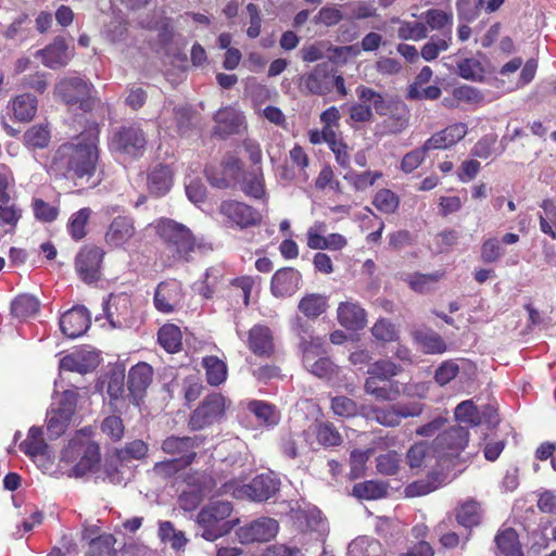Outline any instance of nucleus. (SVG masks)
Returning <instances> with one entry per match:
<instances>
[{"instance_id":"1","label":"nucleus","mask_w":556,"mask_h":556,"mask_svg":"<svg viewBox=\"0 0 556 556\" xmlns=\"http://www.w3.org/2000/svg\"><path fill=\"white\" fill-rule=\"evenodd\" d=\"M97 141L96 131L92 130L60 146L53 153L51 170L72 178L91 177L98 160Z\"/></svg>"},{"instance_id":"2","label":"nucleus","mask_w":556,"mask_h":556,"mask_svg":"<svg viewBox=\"0 0 556 556\" xmlns=\"http://www.w3.org/2000/svg\"><path fill=\"white\" fill-rule=\"evenodd\" d=\"M100 462L98 444L86 434H76L62 450L60 464L70 477H84L93 471Z\"/></svg>"},{"instance_id":"3","label":"nucleus","mask_w":556,"mask_h":556,"mask_svg":"<svg viewBox=\"0 0 556 556\" xmlns=\"http://www.w3.org/2000/svg\"><path fill=\"white\" fill-rule=\"evenodd\" d=\"M232 506L227 501H215L203 507L197 517L200 535L206 541H215L226 535L232 528L226 519L230 516Z\"/></svg>"},{"instance_id":"4","label":"nucleus","mask_w":556,"mask_h":556,"mask_svg":"<svg viewBox=\"0 0 556 556\" xmlns=\"http://www.w3.org/2000/svg\"><path fill=\"white\" fill-rule=\"evenodd\" d=\"M77 389L54 391L50 409L47 413V430L51 438L63 434L68 427L77 404Z\"/></svg>"},{"instance_id":"5","label":"nucleus","mask_w":556,"mask_h":556,"mask_svg":"<svg viewBox=\"0 0 556 556\" xmlns=\"http://www.w3.org/2000/svg\"><path fill=\"white\" fill-rule=\"evenodd\" d=\"M159 236L168 243V249L175 251L177 260H189V254L194 250V240L184 225L172 219H161L155 226Z\"/></svg>"},{"instance_id":"6","label":"nucleus","mask_w":556,"mask_h":556,"mask_svg":"<svg viewBox=\"0 0 556 556\" xmlns=\"http://www.w3.org/2000/svg\"><path fill=\"white\" fill-rule=\"evenodd\" d=\"M278 489L279 481L270 472L255 477L249 484L235 485L233 483H226L224 485V493H231L237 498L263 502L274 496Z\"/></svg>"},{"instance_id":"7","label":"nucleus","mask_w":556,"mask_h":556,"mask_svg":"<svg viewBox=\"0 0 556 556\" xmlns=\"http://www.w3.org/2000/svg\"><path fill=\"white\" fill-rule=\"evenodd\" d=\"M304 367L314 376L331 379L336 366L327 356H324L323 342L319 338L302 339L300 343Z\"/></svg>"},{"instance_id":"8","label":"nucleus","mask_w":556,"mask_h":556,"mask_svg":"<svg viewBox=\"0 0 556 556\" xmlns=\"http://www.w3.org/2000/svg\"><path fill=\"white\" fill-rule=\"evenodd\" d=\"M55 92L70 106L77 105L87 112L94 103L92 86L79 77L62 79L55 87Z\"/></svg>"},{"instance_id":"9","label":"nucleus","mask_w":556,"mask_h":556,"mask_svg":"<svg viewBox=\"0 0 556 556\" xmlns=\"http://www.w3.org/2000/svg\"><path fill=\"white\" fill-rule=\"evenodd\" d=\"M111 149L130 159L142 155L147 139L143 131L135 126H124L114 132L111 139Z\"/></svg>"},{"instance_id":"10","label":"nucleus","mask_w":556,"mask_h":556,"mask_svg":"<svg viewBox=\"0 0 556 556\" xmlns=\"http://www.w3.org/2000/svg\"><path fill=\"white\" fill-rule=\"evenodd\" d=\"M328 70V64L318 65L311 74L304 79L305 88L315 94H326L337 90L341 94H345L344 78L340 75H334Z\"/></svg>"},{"instance_id":"11","label":"nucleus","mask_w":556,"mask_h":556,"mask_svg":"<svg viewBox=\"0 0 556 556\" xmlns=\"http://www.w3.org/2000/svg\"><path fill=\"white\" fill-rule=\"evenodd\" d=\"M279 531V523L269 517L257 518L240 527L236 534L241 544L265 543L273 540Z\"/></svg>"},{"instance_id":"12","label":"nucleus","mask_w":556,"mask_h":556,"mask_svg":"<svg viewBox=\"0 0 556 556\" xmlns=\"http://www.w3.org/2000/svg\"><path fill=\"white\" fill-rule=\"evenodd\" d=\"M226 408V400L220 394L208 395L193 412L190 418L192 429H203L222 419Z\"/></svg>"},{"instance_id":"13","label":"nucleus","mask_w":556,"mask_h":556,"mask_svg":"<svg viewBox=\"0 0 556 556\" xmlns=\"http://www.w3.org/2000/svg\"><path fill=\"white\" fill-rule=\"evenodd\" d=\"M359 102L350 108V118L356 122H367L371 118V108L379 115H386L384 101L382 97L372 89L359 87L356 89Z\"/></svg>"},{"instance_id":"14","label":"nucleus","mask_w":556,"mask_h":556,"mask_svg":"<svg viewBox=\"0 0 556 556\" xmlns=\"http://www.w3.org/2000/svg\"><path fill=\"white\" fill-rule=\"evenodd\" d=\"M468 430L462 426H454L440 433L433 443V450L443 456H456L467 445Z\"/></svg>"},{"instance_id":"15","label":"nucleus","mask_w":556,"mask_h":556,"mask_svg":"<svg viewBox=\"0 0 556 556\" xmlns=\"http://www.w3.org/2000/svg\"><path fill=\"white\" fill-rule=\"evenodd\" d=\"M182 288L177 280H168L161 282L155 289L154 306L159 312L173 313L182 303Z\"/></svg>"},{"instance_id":"16","label":"nucleus","mask_w":556,"mask_h":556,"mask_svg":"<svg viewBox=\"0 0 556 556\" xmlns=\"http://www.w3.org/2000/svg\"><path fill=\"white\" fill-rule=\"evenodd\" d=\"M103 311L112 327L128 326L131 313L129 295L126 293L111 294L109 300L103 303Z\"/></svg>"},{"instance_id":"17","label":"nucleus","mask_w":556,"mask_h":556,"mask_svg":"<svg viewBox=\"0 0 556 556\" xmlns=\"http://www.w3.org/2000/svg\"><path fill=\"white\" fill-rule=\"evenodd\" d=\"M247 346L258 357H270L275 353V338L271 329L256 324L247 333Z\"/></svg>"},{"instance_id":"18","label":"nucleus","mask_w":556,"mask_h":556,"mask_svg":"<svg viewBox=\"0 0 556 556\" xmlns=\"http://www.w3.org/2000/svg\"><path fill=\"white\" fill-rule=\"evenodd\" d=\"M103 251L98 247H85L76 257V269L80 278L86 282H92L99 278Z\"/></svg>"},{"instance_id":"19","label":"nucleus","mask_w":556,"mask_h":556,"mask_svg":"<svg viewBox=\"0 0 556 556\" xmlns=\"http://www.w3.org/2000/svg\"><path fill=\"white\" fill-rule=\"evenodd\" d=\"M219 211L241 228L254 226L262 220L260 212L237 201H224L219 206Z\"/></svg>"},{"instance_id":"20","label":"nucleus","mask_w":556,"mask_h":556,"mask_svg":"<svg viewBox=\"0 0 556 556\" xmlns=\"http://www.w3.org/2000/svg\"><path fill=\"white\" fill-rule=\"evenodd\" d=\"M90 326V315L86 307L75 306L64 313L60 319L61 331L68 338L84 334Z\"/></svg>"},{"instance_id":"21","label":"nucleus","mask_w":556,"mask_h":556,"mask_svg":"<svg viewBox=\"0 0 556 556\" xmlns=\"http://www.w3.org/2000/svg\"><path fill=\"white\" fill-rule=\"evenodd\" d=\"M99 364V355L88 349L75 350L60 361V369L86 374L93 370Z\"/></svg>"},{"instance_id":"22","label":"nucleus","mask_w":556,"mask_h":556,"mask_svg":"<svg viewBox=\"0 0 556 556\" xmlns=\"http://www.w3.org/2000/svg\"><path fill=\"white\" fill-rule=\"evenodd\" d=\"M300 271L291 267L281 268L271 278V293L276 298L290 296L300 288Z\"/></svg>"},{"instance_id":"23","label":"nucleus","mask_w":556,"mask_h":556,"mask_svg":"<svg viewBox=\"0 0 556 556\" xmlns=\"http://www.w3.org/2000/svg\"><path fill=\"white\" fill-rule=\"evenodd\" d=\"M37 108L38 100L34 94L22 93L9 101L7 105V113L16 122L27 123L35 117Z\"/></svg>"},{"instance_id":"24","label":"nucleus","mask_w":556,"mask_h":556,"mask_svg":"<svg viewBox=\"0 0 556 556\" xmlns=\"http://www.w3.org/2000/svg\"><path fill=\"white\" fill-rule=\"evenodd\" d=\"M136 230L134 220L127 216H117L110 224L105 242L112 248H123L134 237Z\"/></svg>"},{"instance_id":"25","label":"nucleus","mask_w":556,"mask_h":556,"mask_svg":"<svg viewBox=\"0 0 556 556\" xmlns=\"http://www.w3.org/2000/svg\"><path fill=\"white\" fill-rule=\"evenodd\" d=\"M384 119L381 124L383 132L386 134H400L407 126L409 121V110L403 102H393L391 104L384 103Z\"/></svg>"},{"instance_id":"26","label":"nucleus","mask_w":556,"mask_h":556,"mask_svg":"<svg viewBox=\"0 0 556 556\" xmlns=\"http://www.w3.org/2000/svg\"><path fill=\"white\" fill-rule=\"evenodd\" d=\"M468 132V126L465 123H454L441 131L435 132L426 142V149H447L460 141Z\"/></svg>"},{"instance_id":"27","label":"nucleus","mask_w":556,"mask_h":556,"mask_svg":"<svg viewBox=\"0 0 556 556\" xmlns=\"http://www.w3.org/2000/svg\"><path fill=\"white\" fill-rule=\"evenodd\" d=\"M302 437L309 450H316L319 445L333 446L340 442V434L328 424L314 425Z\"/></svg>"},{"instance_id":"28","label":"nucleus","mask_w":556,"mask_h":556,"mask_svg":"<svg viewBox=\"0 0 556 556\" xmlns=\"http://www.w3.org/2000/svg\"><path fill=\"white\" fill-rule=\"evenodd\" d=\"M200 442L198 437H169L162 443V450L166 454L177 455L176 459H189V465L195 457L194 448L199 446Z\"/></svg>"},{"instance_id":"29","label":"nucleus","mask_w":556,"mask_h":556,"mask_svg":"<svg viewBox=\"0 0 556 556\" xmlns=\"http://www.w3.org/2000/svg\"><path fill=\"white\" fill-rule=\"evenodd\" d=\"M308 139L313 144L326 142L334 153L338 163L343 167L348 165V147L343 142L342 138H338L336 132L324 128L321 131L312 129L308 131Z\"/></svg>"},{"instance_id":"30","label":"nucleus","mask_w":556,"mask_h":556,"mask_svg":"<svg viewBox=\"0 0 556 556\" xmlns=\"http://www.w3.org/2000/svg\"><path fill=\"white\" fill-rule=\"evenodd\" d=\"M215 132L222 136L239 134L245 128L244 116L233 108L220 109L215 114Z\"/></svg>"},{"instance_id":"31","label":"nucleus","mask_w":556,"mask_h":556,"mask_svg":"<svg viewBox=\"0 0 556 556\" xmlns=\"http://www.w3.org/2000/svg\"><path fill=\"white\" fill-rule=\"evenodd\" d=\"M174 170L168 165L157 164L148 173L147 185L151 194L165 195L173 186Z\"/></svg>"},{"instance_id":"32","label":"nucleus","mask_w":556,"mask_h":556,"mask_svg":"<svg viewBox=\"0 0 556 556\" xmlns=\"http://www.w3.org/2000/svg\"><path fill=\"white\" fill-rule=\"evenodd\" d=\"M241 172V161L235 155H227L223 161L222 175L215 174L213 168L206 169V177L216 188H227L231 181L238 179Z\"/></svg>"},{"instance_id":"33","label":"nucleus","mask_w":556,"mask_h":556,"mask_svg":"<svg viewBox=\"0 0 556 556\" xmlns=\"http://www.w3.org/2000/svg\"><path fill=\"white\" fill-rule=\"evenodd\" d=\"M153 370L147 363H139L131 367L128 374V389L135 401L142 397L152 381Z\"/></svg>"},{"instance_id":"34","label":"nucleus","mask_w":556,"mask_h":556,"mask_svg":"<svg viewBox=\"0 0 556 556\" xmlns=\"http://www.w3.org/2000/svg\"><path fill=\"white\" fill-rule=\"evenodd\" d=\"M37 54L41 58L42 63L50 68L64 66L71 59L67 46L61 38L55 39L47 48L39 50Z\"/></svg>"},{"instance_id":"35","label":"nucleus","mask_w":556,"mask_h":556,"mask_svg":"<svg viewBox=\"0 0 556 556\" xmlns=\"http://www.w3.org/2000/svg\"><path fill=\"white\" fill-rule=\"evenodd\" d=\"M20 448L31 458L45 456L48 452V444L42 438L41 428L31 427L27 438L21 443Z\"/></svg>"},{"instance_id":"36","label":"nucleus","mask_w":556,"mask_h":556,"mask_svg":"<svg viewBox=\"0 0 556 556\" xmlns=\"http://www.w3.org/2000/svg\"><path fill=\"white\" fill-rule=\"evenodd\" d=\"M495 544L503 556H517L522 553L518 534L513 528L500 530L495 536Z\"/></svg>"},{"instance_id":"37","label":"nucleus","mask_w":556,"mask_h":556,"mask_svg":"<svg viewBox=\"0 0 556 556\" xmlns=\"http://www.w3.org/2000/svg\"><path fill=\"white\" fill-rule=\"evenodd\" d=\"M51 139V130L48 124H37L27 129L23 136L24 144L30 149H45Z\"/></svg>"},{"instance_id":"38","label":"nucleus","mask_w":556,"mask_h":556,"mask_svg":"<svg viewBox=\"0 0 556 556\" xmlns=\"http://www.w3.org/2000/svg\"><path fill=\"white\" fill-rule=\"evenodd\" d=\"M105 479L113 484H126L131 476V470L117 455L109 459L104 468Z\"/></svg>"},{"instance_id":"39","label":"nucleus","mask_w":556,"mask_h":556,"mask_svg":"<svg viewBox=\"0 0 556 556\" xmlns=\"http://www.w3.org/2000/svg\"><path fill=\"white\" fill-rule=\"evenodd\" d=\"M327 306V298L317 293L306 294L301 299L298 305L302 314L313 319L320 316L326 311Z\"/></svg>"},{"instance_id":"40","label":"nucleus","mask_w":556,"mask_h":556,"mask_svg":"<svg viewBox=\"0 0 556 556\" xmlns=\"http://www.w3.org/2000/svg\"><path fill=\"white\" fill-rule=\"evenodd\" d=\"M12 314L20 319H27L39 311V301L30 294H22L11 305Z\"/></svg>"},{"instance_id":"41","label":"nucleus","mask_w":556,"mask_h":556,"mask_svg":"<svg viewBox=\"0 0 556 556\" xmlns=\"http://www.w3.org/2000/svg\"><path fill=\"white\" fill-rule=\"evenodd\" d=\"M393 22L400 24L396 34L401 40L419 41L428 37V28L421 22H408L399 18H394Z\"/></svg>"},{"instance_id":"42","label":"nucleus","mask_w":556,"mask_h":556,"mask_svg":"<svg viewBox=\"0 0 556 556\" xmlns=\"http://www.w3.org/2000/svg\"><path fill=\"white\" fill-rule=\"evenodd\" d=\"M422 18L425 21V25L429 30H442L445 27L451 29L453 24V14L451 12H445L439 9H430L422 13ZM448 35H451V30H448Z\"/></svg>"},{"instance_id":"43","label":"nucleus","mask_w":556,"mask_h":556,"mask_svg":"<svg viewBox=\"0 0 556 556\" xmlns=\"http://www.w3.org/2000/svg\"><path fill=\"white\" fill-rule=\"evenodd\" d=\"M249 409L255 415L258 421L265 426H276L280 420V414L270 404L262 401H252Z\"/></svg>"},{"instance_id":"44","label":"nucleus","mask_w":556,"mask_h":556,"mask_svg":"<svg viewBox=\"0 0 556 556\" xmlns=\"http://www.w3.org/2000/svg\"><path fill=\"white\" fill-rule=\"evenodd\" d=\"M388 486L381 481H365L353 486V495L361 500H377L387 494Z\"/></svg>"},{"instance_id":"45","label":"nucleus","mask_w":556,"mask_h":556,"mask_svg":"<svg viewBox=\"0 0 556 556\" xmlns=\"http://www.w3.org/2000/svg\"><path fill=\"white\" fill-rule=\"evenodd\" d=\"M203 366L206 370V379L211 386H219L227 378V366L216 356L203 358Z\"/></svg>"},{"instance_id":"46","label":"nucleus","mask_w":556,"mask_h":556,"mask_svg":"<svg viewBox=\"0 0 556 556\" xmlns=\"http://www.w3.org/2000/svg\"><path fill=\"white\" fill-rule=\"evenodd\" d=\"M157 340L167 352L175 353L181 346V332L175 325H164L159 330Z\"/></svg>"},{"instance_id":"47","label":"nucleus","mask_w":556,"mask_h":556,"mask_svg":"<svg viewBox=\"0 0 556 556\" xmlns=\"http://www.w3.org/2000/svg\"><path fill=\"white\" fill-rule=\"evenodd\" d=\"M415 339L425 353L441 354L446 351V344L443 339L433 331H418Z\"/></svg>"},{"instance_id":"48","label":"nucleus","mask_w":556,"mask_h":556,"mask_svg":"<svg viewBox=\"0 0 556 556\" xmlns=\"http://www.w3.org/2000/svg\"><path fill=\"white\" fill-rule=\"evenodd\" d=\"M457 522L465 528H472L480 522L479 504L475 501H467L456 511Z\"/></svg>"},{"instance_id":"49","label":"nucleus","mask_w":556,"mask_h":556,"mask_svg":"<svg viewBox=\"0 0 556 556\" xmlns=\"http://www.w3.org/2000/svg\"><path fill=\"white\" fill-rule=\"evenodd\" d=\"M432 448L426 442L415 443L406 453L407 464L412 469H419L431 458Z\"/></svg>"},{"instance_id":"50","label":"nucleus","mask_w":556,"mask_h":556,"mask_svg":"<svg viewBox=\"0 0 556 556\" xmlns=\"http://www.w3.org/2000/svg\"><path fill=\"white\" fill-rule=\"evenodd\" d=\"M442 274L437 271L433 274H412L405 278L412 290L424 293L430 291L434 285L442 278Z\"/></svg>"},{"instance_id":"51","label":"nucleus","mask_w":556,"mask_h":556,"mask_svg":"<svg viewBox=\"0 0 556 556\" xmlns=\"http://www.w3.org/2000/svg\"><path fill=\"white\" fill-rule=\"evenodd\" d=\"M457 74L467 80L481 81L484 76V68L477 59H464L457 64Z\"/></svg>"},{"instance_id":"52","label":"nucleus","mask_w":556,"mask_h":556,"mask_svg":"<svg viewBox=\"0 0 556 556\" xmlns=\"http://www.w3.org/2000/svg\"><path fill=\"white\" fill-rule=\"evenodd\" d=\"M91 216V210L84 207L74 213L68 222V231L73 239L80 240L86 236V226Z\"/></svg>"},{"instance_id":"53","label":"nucleus","mask_w":556,"mask_h":556,"mask_svg":"<svg viewBox=\"0 0 556 556\" xmlns=\"http://www.w3.org/2000/svg\"><path fill=\"white\" fill-rule=\"evenodd\" d=\"M401 464V455L395 451H388L376 458V468L379 473L393 476L397 473Z\"/></svg>"},{"instance_id":"54","label":"nucleus","mask_w":556,"mask_h":556,"mask_svg":"<svg viewBox=\"0 0 556 556\" xmlns=\"http://www.w3.org/2000/svg\"><path fill=\"white\" fill-rule=\"evenodd\" d=\"M451 40V35L444 36L443 38H432L422 46L420 51L421 58L427 62L435 60L441 52L448 49Z\"/></svg>"},{"instance_id":"55","label":"nucleus","mask_w":556,"mask_h":556,"mask_svg":"<svg viewBox=\"0 0 556 556\" xmlns=\"http://www.w3.org/2000/svg\"><path fill=\"white\" fill-rule=\"evenodd\" d=\"M22 217V210L14 203H0V227L11 230L15 228L20 218Z\"/></svg>"},{"instance_id":"56","label":"nucleus","mask_w":556,"mask_h":556,"mask_svg":"<svg viewBox=\"0 0 556 556\" xmlns=\"http://www.w3.org/2000/svg\"><path fill=\"white\" fill-rule=\"evenodd\" d=\"M452 94L457 102L467 104H480L484 100V96L479 89L468 85L454 88Z\"/></svg>"},{"instance_id":"57","label":"nucleus","mask_w":556,"mask_h":556,"mask_svg":"<svg viewBox=\"0 0 556 556\" xmlns=\"http://www.w3.org/2000/svg\"><path fill=\"white\" fill-rule=\"evenodd\" d=\"M327 226L324 222L314 223L306 232L307 247L313 250H324Z\"/></svg>"},{"instance_id":"58","label":"nucleus","mask_w":556,"mask_h":556,"mask_svg":"<svg viewBox=\"0 0 556 556\" xmlns=\"http://www.w3.org/2000/svg\"><path fill=\"white\" fill-rule=\"evenodd\" d=\"M243 190L248 195L260 199L265 193L263 175L260 169L249 173L244 179Z\"/></svg>"},{"instance_id":"59","label":"nucleus","mask_w":556,"mask_h":556,"mask_svg":"<svg viewBox=\"0 0 556 556\" xmlns=\"http://www.w3.org/2000/svg\"><path fill=\"white\" fill-rule=\"evenodd\" d=\"M148 453V445L142 440H134L127 443L116 455L127 462L129 459H142Z\"/></svg>"},{"instance_id":"60","label":"nucleus","mask_w":556,"mask_h":556,"mask_svg":"<svg viewBox=\"0 0 556 556\" xmlns=\"http://www.w3.org/2000/svg\"><path fill=\"white\" fill-rule=\"evenodd\" d=\"M115 542V538L112 534H101L90 541L89 554L91 556L111 555Z\"/></svg>"},{"instance_id":"61","label":"nucleus","mask_w":556,"mask_h":556,"mask_svg":"<svg viewBox=\"0 0 556 556\" xmlns=\"http://www.w3.org/2000/svg\"><path fill=\"white\" fill-rule=\"evenodd\" d=\"M372 336L383 342H393L399 338L397 330L392 323L386 319L378 320L371 328Z\"/></svg>"},{"instance_id":"62","label":"nucleus","mask_w":556,"mask_h":556,"mask_svg":"<svg viewBox=\"0 0 556 556\" xmlns=\"http://www.w3.org/2000/svg\"><path fill=\"white\" fill-rule=\"evenodd\" d=\"M374 205L381 212L393 213L399 206V199L391 190L382 189L375 195Z\"/></svg>"},{"instance_id":"63","label":"nucleus","mask_w":556,"mask_h":556,"mask_svg":"<svg viewBox=\"0 0 556 556\" xmlns=\"http://www.w3.org/2000/svg\"><path fill=\"white\" fill-rule=\"evenodd\" d=\"M189 465V459L178 460L176 458L156 463L153 472L162 478H169Z\"/></svg>"},{"instance_id":"64","label":"nucleus","mask_w":556,"mask_h":556,"mask_svg":"<svg viewBox=\"0 0 556 556\" xmlns=\"http://www.w3.org/2000/svg\"><path fill=\"white\" fill-rule=\"evenodd\" d=\"M455 418L458 421L471 425H478L480 422L477 407L471 401H464L456 406Z\"/></svg>"}]
</instances>
